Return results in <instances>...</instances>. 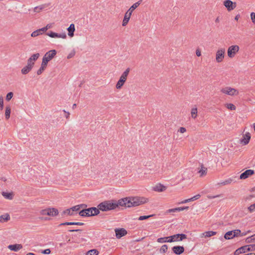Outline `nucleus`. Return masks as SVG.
Here are the masks:
<instances>
[{"mask_svg":"<svg viewBox=\"0 0 255 255\" xmlns=\"http://www.w3.org/2000/svg\"><path fill=\"white\" fill-rule=\"evenodd\" d=\"M148 202V199L143 197H127L119 200L121 206L131 207L139 206Z\"/></svg>","mask_w":255,"mask_h":255,"instance_id":"f257e3e1","label":"nucleus"},{"mask_svg":"<svg viewBox=\"0 0 255 255\" xmlns=\"http://www.w3.org/2000/svg\"><path fill=\"white\" fill-rule=\"evenodd\" d=\"M119 206H120L119 204V201L118 202L115 201H104L100 204H99L98 206V209L99 210H101L102 211H108L112 210L115 209Z\"/></svg>","mask_w":255,"mask_h":255,"instance_id":"f03ea898","label":"nucleus"},{"mask_svg":"<svg viewBox=\"0 0 255 255\" xmlns=\"http://www.w3.org/2000/svg\"><path fill=\"white\" fill-rule=\"evenodd\" d=\"M130 72V68H128L121 75L119 80L117 82L116 85V88L118 90H120L122 88L124 85L128 78V75Z\"/></svg>","mask_w":255,"mask_h":255,"instance_id":"7ed1b4c3","label":"nucleus"},{"mask_svg":"<svg viewBox=\"0 0 255 255\" xmlns=\"http://www.w3.org/2000/svg\"><path fill=\"white\" fill-rule=\"evenodd\" d=\"M100 213L99 209L96 207L83 209L79 212V214L82 217H89L97 215Z\"/></svg>","mask_w":255,"mask_h":255,"instance_id":"20e7f679","label":"nucleus"},{"mask_svg":"<svg viewBox=\"0 0 255 255\" xmlns=\"http://www.w3.org/2000/svg\"><path fill=\"white\" fill-rule=\"evenodd\" d=\"M40 214L42 216H48L49 217H55L59 214V211L57 209L53 207H48L40 211Z\"/></svg>","mask_w":255,"mask_h":255,"instance_id":"39448f33","label":"nucleus"},{"mask_svg":"<svg viewBox=\"0 0 255 255\" xmlns=\"http://www.w3.org/2000/svg\"><path fill=\"white\" fill-rule=\"evenodd\" d=\"M221 92L222 94L230 96H236L239 94V92L237 89L229 86L222 88L221 89Z\"/></svg>","mask_w":255,"mask_h":255,"instance_id":"423d86ee","label":"nucleus"},{"mask_svg":"<svg viewBox=\"0 0 255 255\" xmlns=\"http://www.w3.org/2000/svg\"><path fill=\"white\" fill-rule=\"evenodd\" d=\"M240 47L238 45H232L227 49V55L229 58L232 59L238 53Z\"/></svg>","mask_w":255,"mask_h":255,"instance_id":"0eeeda50","label":"nucleus"},{"mask_svg":"<svg viewBox=\"0 0 255 255\" xmlns=\"http://www.w3.org/2000/svg\"><path fill=\"white\" fill-rule=\"evenodd\" d=\"M225 48L221 47L219 48L215 53V60L217 63L222 62L225 57Z\"/></svg>","mask_w":255,"mask_h":255,"instance_id":"6e6552de","label":"nucleus"},{"mask_svg":"<svg viewBox=\"0 0 255 255\" xmlns=\"http://www.w3.org/2000/svg\"><path fill=\"white\" fill-rule=\"evenodd\" d=\"M56 54V51L55 50H51L46 52L42 58V63L46 65L49 61L52 60Z\"/></svg>","mask_w":255,"mask_h":255,"instance_id":"1a4fd4ad","label":"nucleus"},{"mask_svg":"<svg viewBox=\"0 0 255 255\" xmlns=\"http://www.w3.org/2000/svg\"><path fill=\"white\" fill-rule=\"evenodd\" d=\"M240 233L241 230H240L229 231L225 234L224 238L226 240L232 239L235 237H239L240 235Z\"/></svg>","mask_w":255,"mask_h":255,"instance_id":"9d476101","label":"nucleus"},{"mask_svg":"<svg viewBox=\"0 0 255 255\" xmlns=\"http://www.w3.org/2000/svg\"><path fill=\"white\" fill-rule=\"evenodd\" d=\"M251 138V134L249 132L243 133L242 138L240 139V143L242 145L248 144Z\"/></svg>","mask_w":255,"mask_h":255,"instance_id":"9b49d317","label":"nucleus"},{"mask_svg":"<svg viewBox=\"0 0 255 255\" xmlns=\"http://www.w3.org/2000/svg\"><path fill=\"white\" fill-rule=\"evenodd\" d=\"M223 4L227 8L228 11H231L234 9L237 6L236 2H233L231 0H225L223 2Z\"/></svg>","mask_w":255,"mask_h":255,"instance_id":"f8f14e48","label":"nucleus"},{"mask_svg":"<svg viewBox=\"0 0 255 255\" xmlns=\"http://www.w3.org/2000/svg\"><path fill=\"white\" fill-rule=\"evenodd\" d=\"M169 238H171V241L174 242L182 241L187 238V236L183 234H178L170 236Z\"/></svg>","mask_w":255,"mask_h":255,"instance_id":"ddd939ff","label":"nucleus"},{"mask_svg":"<svg viewBox=\"0 0 255 255\" xmlns=\"http://www.w3.org/2000/svg\"><path fill=\"white\" fill-rule=\"evenodd\" d=\"M46 35L51 38H61L65 39L67 37L66 34L64 33L59 34L53 31H50L46 33Z\"/></svg>","mask_w":255,"mask_h":255,"instance_id":"4468645a","label":"nucleus"},{"mask_svg":"<svg viewBox=\"0 0 255 255\" xmlns=\"http://www.w3.org/2000/svg\"><path fill=\"white\" fill-rule=\"evenodd\" d=\"M255 171L252 169H248L242 173L240 176V179H246L254 174Z\"/></svg>","mask_w":255,"mask_h":255,"instance_id":"2eb2a0df","label":"nucleus"},{"mask_svg":"<svg viewBox=\"0 0 255 255\" xmlns=\"http://www.w3.org/2000/svg\"><path fill=\"white\" fill-rule=\"evenodd\" d=\"M116 236L118 239H120L127 234V231L124 228L116 229L115 230Z\"/></svg>","mask_w":255,"mask_h":255,"instance_id":"dca6fc26","label":"nucleus"},{"mask_svg":"<svg viewBox=\"0 0 255 255\" xmlns=\"http://www.w3.org/2000/svg\"><path fill=\"white\" fill-rule=\"evenodd\" d=\"M131 15L132 13L129 12L127 10L126 11L125 13L124 17L122 22L123 26H125L128 24Z\"/></svg>","mask_w":255,"mask_h":255,"instance_id":"f3484780","label":"nucleus"},{"mask_svg":"<svg viewBox=\"0 0 255 255\" xmlns=\"http://www.w3.org/2000/svg\"><path fill=\"white\" fill-rule=\"evenodd\" d=\"M40 54L39 53H35L32 55L27 60V62L33 66L34 65V62L39 58Z\"/></svg>","mask_w":255,"mask_h":255,"instance_id":"a211bd4d","label":"nucleus"},{"mask_svg":"<svg viewBox=\"0 0 255 255\" xmlns=\"http://www.w3.org/2000/svg\"><path fill=\"white\" fill-rule=\"evenodd\" d=\"M216 234L217 232L214 231H207L203 233H201L200 235V237L201 238H207L215 236L216 235Z\"/></svg>","mask_w":255,"mask_h":255,"instance_id":"6ab92c4d","label":"nucleus"},{"mask_svg":"<svg viewBox=\"0 0 255 255\" xmlns=\"http://www.w3.org/2000/svg\"><path fill=\"white\" fill-rule=\"evenodd\" d=\"M167 189V187L163 185V184H161L160 183H158L156 184L154 187H153V190L156 192H161L165 191Z\"/></svg>","mask_w":255,"mask_h":255,"instance_id":"aec40b11","label":"nucleus"},{"mask_svg":"<svg viewBox=\"0 0 255 255\" xmlns=\"http://www.w3.org/2000/svg\"><path fill=\"white\" fill-rule=\"evenodd\" d=\"M172 251L176 255H180L184 251V248L182 246H174L172 248Z\"/></svg>","mask_w":255,"mask_h":255,"instance_id":"412c9836","label":"nucleus"},{"mask_svg":"<svg viewBox=\"0 0 255 255\" xmlns=\"http://www.w3.org/2000/svg\"><path fill=\"white\" fill-rule=\"evenodd\" d=\"M33 66L27 62V65L24 66L21 70L22 74L25 75L28 73L33 68Z\"/></svg>","mask_w":255,"mask_h":255,"instance_id":"4be33fe9","label":"nucleus"},{"mask_svg":"<svg viewBox=\"0 0 255 255\" xmlns=\"http://www.w3.org/2000/svg\"><path fill=\"white\" fill-rule=\"evenodd\" d=\"M7 248L11 251L17 252L22 248V246L21 244L10 245Z\"/></svg>","mask_w":255,"mask_h":255,"instance_id":"5701e85b","label":"nucleus"},{"mask_svg":"<svg viewBox=\"0 0 255 255\" xmlns=\"http://www.w3.org/2000/svg\"><path fill=\"white\" fill-rule=\"evenodd\" d=\"M75 30V25L73 23H72L70 25V26L67 28L68 31V35L70 37H73L74 36V32Z\"/></svg>","mask_w":255,"mask_h":255,"instance_id":"b1692460","label":"nucleus"},{"mask_svg":"<svg viewBox=\"0 0 255 255\" xmlns=\"http://www.w3.org/2000/svg\"><path fill=\"white\" fill-rule=\"evenodd\" d=\"M1 194L3 197H4L5 199H8V200H12L14 196V194L12 192H2Z\"/></svg>","mask_w":255,"mask_h":255,"instance_id":"393cba45","label":"nucleus"},{"mask_svg":"<svg viewBox=\"0 0 255 255\" xmlns=\"http://www.w3.org/2000/svg\"><path fill=\"white\" fill-rule=\"evenodd\" d=\"M44 31L43 29L41 28L40 29H37L33 32H32L31 34V36L32 37H35L39 35H42Z\"/></svg>","mask_w":255,"mask_h":255,"instance_id":"a878e982","label":"nucleus"},{"mask_svg":"<svg viewBox=\"0 0 255 255\" xmlns=\"http://www.w3.org/2000/svg\"><path fill=\"white\" fill-rule=\"evenodd\" d=\"M141 0H139L137 2L133 4L128 10L129 12L132 13L133 11L140 4Z\"/></svg>","mask_w":255,"mask_h":255,"instance_id":"bb28decb","label":"nucleus"},{"mask_svg":"<svg viewBox=\"0 0 255 255\" xmlns=\"http://www.w3.org/2000/svg\"><path fill=\"white\" fill-rule=\"evenodd\" d=\"M198 110L196 107H194L191 110V116L192 119H195L197 117Z\"/></svg>","mask_w":255,"mask_h":255,"instance_id":"cd10ccee","label":"nucleus"},{"mask_svg":"<svg viewBox=\"0 0 255 255\" xmlns=\"http://www.w3.org/2000/svg\"><path fill=\"white\" fill-rule=\"evenodd\" d=\"M11 113V108L9 106H7L5 107V118L6 120H8L10 118Z\"/></svg>","mask_w":255,"mask_h":255,"instance_id":"c85d7f7f","label":"nucleus"},{"mask_svg":"<svg viewBox=\"0 0 255 255\" xmlns=\"http://www.w3.org/2000/svg\"><path fill=\"white\" fill-rule=\"evenodd\" d=\"M10 219L9 215L8 214H5L0 216V223L6 222Z\"/></svg>","mask_w":255,"mask_h":255,"instance_id":"c756f323","label":"nucleus"},{"mask_svg":"<svg viewBox=\"0 0 255 255\" xmlns=\"http://www.w3.org/2000/svg\"><path fill=\"white\" fill-rule=\"evenodd\" d=\"M233 181V179L231 178H229L227 180H225V181L223 182H220L218 183L217 185H219L220 187L228 184H231Z\"/></svg>","mask_w":255,"mask_h":255,"instance_id":"7c9ffc66","label":"nucleus"},{"mask_svg":"<svg viewBox=\"0 0 255 255\" xmlns=\"http://www.w3.org/2000/svg\"><path fill=\"white\" fill-rule=\"evenodd\" d=\"M244 247H245V246L242 247L238 249V250H237L235 252V254L239 255L240 254L245 253L246 252H248V251H247L248 248H246Z\"/></svg>","mask_w":255,"mask_h":255,"instance_id":"2f4dec72","label":"nucleus"},{"mask_svg":"<svg viewBox=\"0 0 255 255\" xmlns=\"http://www.w3.org/2000/svg\"><path fill=\"white\" fill-rule=\"evenodd\" d=\"M207 171V169L206 167H202L201 168L198 170V173L200 174V176L202 177L206 174Z\"/></svg>","mask_w":255,"mask_h":255,"instance_id":"473e14b6","label":"nucleus"},{"mask_svg":"<svg viewBox=\"0 0 255 255\" xmlns=\"http://www.w3.org/2000/svg\"><path fill=\"white\" fill-rule=\"evenodd\" d=\"M46 67H47V65L41 63L40 68L37 71V74L38 75L41 74L42 73V72L44 71V70L46 69Z\"/></svg>","mask_w":255,"mask_h":255,"instance_id":"72a5a7b5","label":"nucleus"},{"mask_svg":"<svg viewBox=\"0 0 255 255\" xmlns=\"http://www.w3.org/2000/svg\"><path fill=\"white\" fill-rule=\"evenodd\" d=\"M84 206H85L84 204L78 205H76L75 206L72 207L71 208V209L72 210V211L74 213L75 211H79L81 208H83Z\"/></svg>","mask_w":255,"mask_h":255,"instance_id":"f704fd0d","label":"nucleus"},{"mask_svg":"<svg viewBox=\"0 0 255 255\" xmlns=\"http://www.w3.org/2000/svg\"><path fill=\"white\" fill-rule=\"evenodd\" d=\"M45 7V6L44 5H41L38 6H36L34 8V11L35 12H39L41 10H42Z\"/></svg>","mask_w":255,"mask_h":255,"instance_id":"c9c22d12","label":"nucleus"},{"mask_svg":"<svg viewBox=\"0 0 255 255\" xmlns=\"http://www.w3.org/2000/svg\"><path fill=\"white\" fill-rule=\"evenodd\" d=\"M99 252L96 249H93L89 251L86 255H98Z\"/></svg>","mask_w":255,"mask_h":255,"instance_id":"e433bc0d","label":"nucleus"},{"mask_svg":"<svg viewBox=\"0 0 255 255\" xmlns=\"http://www.w3.org/2000/svg\"><path fill=\"white\" fill-rule=\"evenodd\" d=\"M225 106L228 109L231 110H235L236 109V106L231 103L226 104H225Z\"/></svg>","mask_w":255,"mask_h":255,"instance_id":"4c0bfd02","label":"nucleus"},{"mask_svg":"<svg viewBox=\"0 0 255 255\" xmlns=\"http://www.w3.org/2000/svg\"><path fill=\"white\" fill-rule=\"evenodd\" d=\"M63 214H66L70 216L74 215V213H73L71 208L70 209H66V210L63 211Z\"/></svg>","mask_w":255,"mask_h":255,"instance_id":"58836bf2","label":"nucleus"},{"mask_svg":"<svg viewBox=\"0 0 255 255\" xmlns=\"http://www.w3.org/2000/svg\"><path fill=\"white\" fill-rule=\"evenodd\" d=\"M168 246L166 245H163L160 249L159 252L161 253H164L167 252Z\"/></svg>","mask_w":255,"mask_h":255,"instance_id":"ea45409f","label":"nucleus"},{"mask_svg":"<svg viewBox=\"0 0 255 255\" xmlns=\"http://www.w3.org/2000/svg\"><path fill=\"white\" fill-rule=\"evenodd\" d=\"M168 238H169V237L160 238L157 239V242L159 243H166L167 239H168Z\"/></svg>","mask_w":255,"mask_h":255,"instance_id":"a19ab883","label":"nucleus"},{"mask_svg":"<svg viewBox=\"0 0 255 255\" xmlns=\"http://www.w3.org/2000/svg\"><path fill=\"white\" fill-rule=\"evenodd\" d=\"M176 210V208L168 209L166 211L165 214H171L173 215L174 213L177 212V210Z\"/></svg>","mask_w":255,"mask_h":255,"instance_id":"79ce46f5","label":"nucleus"},{"mask_svg":"<svg viewBox=\"0 0 255 255\" xmlns=\"http://www.w3.org/2000/svg\"><path fill=\"white\" fill-rule=\"evenodd\" d=\"M13 96V93L11 92H9L7 94L5 99L7 101H9L12 98Z\"/></svg>","mask_w":255,"mask_h":255,"instance_id":"37998d69","label":"nucleus"},{"mask_svg":"<svg viewBox=\"0 0 255 255\" xmlns=\"http://www.w3.org/2000/svg\"><path fill=\"white\" fill-rule=\"evenodd\" d=\"M244 248H248L247 251H255V245H251L249 246H245Z\"/></svg>","mask_w":255,"mask_h":255,"instance_id":"c03bdc74","label":"nucleus"},{"mask_svg":"<svg viewBox=\"0 0 255 255\" xmlns=\"http://www.w3.org/2000/svg\"><path fill=\"white\" fill-rule=\"evenodd\" d=\"M246 242L247 243H251L255 242V239L253 235L250 237L247 238L246 240Z\"/></svg>","mask_w":255,"mask_h":255,"instance_id":"a18cd8bd","label":"nucleus"},{"mask_svg":"<svg viewBox=\"0 0 255 255\" xmlns=\"http://www.w3.org/2000/svg\"><path fill=\"white\" fill-rule=\"evenodd\" d=\"M52 27H53V24L52 23H49V24H47L45 27H42V28L43 29V31L45 32L48 29L52 28Z\"/></svg>","mask_w":255,"mask_h":255,"instance_id":"49530a36","label":"nucleus"},{"mask_svg":"<svg viewBox=\"0 0 255 255\" xmlns=\"http://www.w3.org/2000/svg\"><path fill=\"white\" fill-rule=\"evenodd\" d=\"M249 211L250 213H252L254 211H255V203L251 205L250 206H249L248 208Z\"/></svg>","mask_w":255,"mask_h":255,"instance_id":"de8ad7c7","label":"nucleus"},{"mask_svg":"<svg viewBox=\"0 0 255 255\" xmlns=\"http://www.w3.org/2000/svg\"><path fill=\"white\" fill-rule=\"evenodd\" d=\"M153 216V215H148V216H141L139 217L138 220L140 221L146 220L151 217H152Z\"/></svg>","mask_w":255,"mask_h":255,"instance_id":"09e8293b","label":"nucleus"},{"mask_svg":"<svg viewBox=\"0 0 255 255\" xmlns=\"http://www.w3.org/2000/svg\"><path fill=\"white\" fill-rule=\"evenodd\" d=\"M189 208V207L188 206H186V207H177V208H176L177 211V212H180V211H183L184 210H188Z\"/></svg>","mask_w":255,"mask_h":255,"instance_id":"8fccbe9b","label":"nucleus"},{"mask_svg":"<svg viewBox=\"0 0 255 255\" xmlns=\"http://www.w3.org/2000/svg\"><path fill=\"white\" fill-rule=\"evenodd\" d=\"M251 19L252 21V22L255 24V13L254 12H252L251 13Z\"/></svg>","mask_w":255,"mask_h":255,"instance_id":"3c124183","label":"nucleus"},{"mask_svg":"<svg viewBox=\"0 0 255 255\" xmlns=\"http://www.w3.org/2000/svg\"><path fill=\"white\" fill-rule=\"evenodd\" d=\"M3 108V99L2 97H0V110H2Z\"/></svg>","mask_w":255,"mask_h":255,"instance_id":"603ef678","label":"nucleus"},{"mask_svg":"<svg viewBox=\"0 0 255 255\" xmlns=\"http://www.w3.org/2000/svg\"><path fill=\"white\" fill-rule=\"evenodd\" d=\"M178 131L181 133H184L186 131V128H185L184 127H180L178 129Z\"/></svg>","mask_w":255,"mask_h":255,"instance_id":"864d4df0","label":"nucleus"},{"mask_svg":"<svg viewBox=\"0 0 255 255\" xmlns=\"http://www.w3.org/2000/svg\"><path fill=\"white\" fill-rule=\"evenodd\" d=\"M75 54V51H71L67 56V58L68 59H70L71 58H72Z\"/></svg>","mask_w":255,"mask_h":255,"instance_id":"5fc2aeb1","label":"nucleus"},{"mask_svg":"<svg viewBox=\"0 0 255 255\" xmlns=\"http://www.w3.org/2000/svg\"><path fill=\"white\" fill-rule=\"evenodd\" d=\"M222 196V195L220 194V195H217L216 196H208V199H214V198H218V197H220Z\"/></svg>","mask_w":255,"mask_h":255,"instance_id":"6e6d98bb","label":"nucleus"},{"mask_svg":"<svg viewBox=\"0 0 255 255\" xmlns=\"http://www.w3.org/2000/svg\"><path fill=\"white\" fill-rule=\"evenodd\" d=\"M70 225H83L84 224L81 222H69Z\"/></svg>","mask_w":255,"mask_h":255,"instance_id":"4d7b16f0","label":"nucleus"},{"mask_svg":"<svg viewBox=\"0 0 255 255\" xmlns=\"http://www.w3.org/2000/svg\"><path fill=\"white\" fill-rule=\"evenodd\" d=\"M51 253L50 250L49 249H46L42 252V253L43 254L48 255Z\"/></svg>","mask_w":255,"mask_h":255,"instance_id":"13d9d810","label":"nucleus"},{"mask_svg":"<svg viewBox=\"0 0 255 255\" xmlns=\"http://www.w3.org/2000/svg\"><path fill=\"white\" fill-rule=\"evenodd\" d=\"M196 54L198 57H200L201 55V52L199 49H196Z\"/></svg>","mask_w":255,"mask_h":255,"instance_id":"bf43d9fd","label":"nucleus"},{"mask_svg":"<svg viewBox=\"0 0 255 255\" xmlns=\"http://www.w3.org/2000/svg\"><path fill=\"white\" fill-rule=\"evenodd\" d=\"M189 202H190V201L189 199H186V200H184L181 201V202L179 203V204H184V203H186Z\"/></svg>","mask_w":255,"mask_h":255,"instance_id":"052dcab7","label":"nucleus"},{"mask_svg":"<svg viewBox=\"0 0 255 255\" xmlns=\"http://www.w3.org/2000/svg\"><path fill=\"white\" fill-rule=\"evenodd\" d=\"M66 245V243H61L59 244V246L60 248H62L64 247Z\"/></svg>","mask_w":255,"mask_h":255,"instance_id":"680f3d73","label":"nucleus"},{"mask_svg":"<svg viewBox=\"0 0 255 255\" xmlns=\"http://www.w3.org/2000/svg\"><path fill=\"white\" fill-rule=\"evenodd\" d=\"M70 225L69 222H65L60 224V226Z\"/></svg>","mask_w":255,"mask_h":255,"instance_id":"e2e57ef3","label":"nucleus"},{"mask_svg":"<svg viewBox=\"0 0 255 255\" xmlns=\"http://www.w3.org/2000/svg\"><path fill=\"white\" fill-rule=\"evenodd\" d=\"M194 198L196 199V200H197L201 197V195L200 194H197V195L194 196Z\"/></svg>","mask_w":255,"mask_h":255,"instance_id":"0e129e2a","label":"nucleus"},{"mask_svg":"<svg viewBox=\"0 0 255 255\" xmlns=\"http://www.w3.org/2000/svg\"><path fill=\"white\" fill-rule=\"evenodd\" d=\"M63 112L67 114V115L66 116V118L68 119L69 118V117L70 113L69 112H66L65 110H64Z\"/></svg>","mask_w":255,"mask_h":255,"instance_id":"69168bd1","label":"nucleus"},{"mask_svg":"<svg viewBox=\"0 0 255 255\" xmlns=\"http://www.w3.org/2000/svg\"><path fill=\"white\" fill-rule=\"evenodd\" d=\"M247 235V233H242L241 234V232L240 233V235H239V236H246Z\"/></svg>","mask_w":255,"mask_h":255,"instance_id":"338daca9","label":"nucleus"},{"mask_svg":"<svg viewBox=\"0 0 255 255\" xmlns=\"http://www.w3.org/2000/svg\"><path fill=\"white\" fill-rule=\"evenodd\" d=\"M240 17V15H237L236 16L235 18V19L236 20H238L239 19Z\"/></svg>","mask_w":255,"mask_h":255,"instance_id":"774afa93","label":"nucleus"}]
</instances>
